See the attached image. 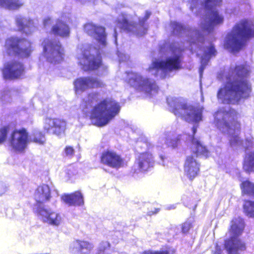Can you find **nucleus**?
Segmentation results:
<instances>
[{
  "label": "nucleus",
  "mask_w": 254,
  "mask_h": 254,
  "mask_svg": "<svg viewBox=\"0 0 254 254\" xmlns=\"http://www.w3.org/2000/svg\"><path fill=\"white\" fill-rule=\"evenodd\" d=\"M249 68L246 65H238L231 68L226 75V83L217 93V98L221 102L235 104L241 98L249 97L251 92V85L247 80Z\"/></svg>",
  "instance_id": "f257e3e1"
},
{
  "label": "nucleus",
  "mask_w": 254,
  "mask_h": 254,
  "mask_svg": "<svg viewBox=\"0 0 254 254\" xmlns=\"http://www.w3.org/2000/svg\"><path fill=\"white\" fill-rule=\"evenodd\" d=\"M183 50L179 47L178 43L171 45L165 52L162 48L161 52L164 53V57L161 59L152 60L147 70L152 74L161 78H166L171 72L181 68V57Z\"/></svg>",
  "instance_id": "f03ea898"
},
{
  "label": "nucleus",
  "mask_w": 254,
  "mask_h": 254,
  "mask_svg": "<svg viewBox=\"0 0 254 254\" xmlns=\"http://www.w3.org/2000/svg\"><path fill=\"white\" fill-rule=\"evenodd\" d=\"M214 123L222 132L229 135V142L232 148L241 145L242 141L238 136L240 124L237 122V112L225 107L220 108L214 115Z\"/></svg>",
  "instance_id": "7ed1b4c3"
},
{
  "label": "nucleus",
  "mask_w": 254,
  "mask_h": 254,
  "mask_svg": "<svg viewBox=\"0 0 254 254\" xmlns=\"http://www.w3.org/2000/svg\"><path fill=\"white\" fill-rule=\"evenodd\" d=\"M221 0H190V9L193 11L194 8L197 7L203 8L206 12L205 17L201 22L200 27L207 33L211 31L215 25L223 22V16L219 14L216 8L214 7L219 5Z\"/></svg>",
  "instance_id": "20e7f679"
},
{
  "label": "nucleus",
  "mask_w": 254,
  "mask_h": 254,
  "mask_svg": "<svg viewBox=\"0 0 254 254\" xmlns=\"http://www.w3.org/2000/svg\"><path fill=\"white\" fill-rule=\"evenodd\" d=\"M254 36V25L251 21H242L235 25L226 37L224 47L232 51H238L245 42Z\"/></svg>",
  "instance_id": "39448f33"
},
{
  "label": "nucleus",
  "mask_w": 254,
  "mask_h": 254,
  "mask_svg": "<svg viewBox=\"0 0 254 254\" xmlns=\"http://www.w3.org/2000/svg\"><path fill=\"white\" fill-rule=\"evenodd\" d=\"M120 111L119 104L115 100L107 98L94 106L91 112V118L98 127L108 124Z\"/></svg>",
  "instance_id": "423d86ee"
},
{
  "label": "nucleus",
  "mask_w": 254,
  "mask_h": 254,
  "mask_svg": "<svg viewBox=\"0 0 254 254\" xmlns=\"http://www.w3.org/2000/svg\"><path fill=\"white\" fill-rule=\"evenodd\" d=\"M167 101L176 116L181 117L188 122L197 123L201 120L202 108L188 105L183 99L175 97H168Z\"/></svg>",
  "instance_id": "0eeeda50"
},
{
  "label": "nucleus",
  "mask_w": 254,
  "mask_h": 254,
  "mask_svg": "<svg viewBox=\"0 0 254 254\" xmlns=\"http://www.w3.org/2000/svg\"><path fill=\"white\" fill-rule=\"evenodd\" d=\"M244 227V222L240 217L235 218L231 221V237L225 242V248L229 254H238L245 250V244L238 238L242 234Z\"/></svg>",
  "instance_id": "6e6552de"
},
{
  "label": "nucleus",
  "mask_w": 254,
  "mask_h": 254,
  "mask_svg": "<svg viewBox=\"0 0 254 254\" xmlns=\"http://www.w3.org/2000/svg\"><path fill=\"white\" fill-rule=\"evenodd\" d=\"M150 12H146L144 18L139 20V24L135 25L131 20L130 16L122 13L117 20V26L120 29L127 32H131L138 36L145 34L147 29L144 26V22L149 17Z\"/></svg>",
  "instance_id": "1a4fd4ad"
},
{
  "label": "nucleus",
  "mask_w": 254,
  "mask_h": 254,
  "mask_svg": "<svg viewBox=\"0 0 254 254\" xmlns=\"http://www.w3.org/2000/svg\"><path fill=\"white\" fill-rule=\"evenodd\" d=\"M127 81L130 86L137 88L146 93L152 94L157 92L158 87L155 81L139 73L130 72L127 73Z\"/></svg>",
  "instance_id": "9d476101"
},
{
  "label": "nucleus",
  "mask_w": 254,
  "mask_h": 254,
  "mask_svg": "<svg viewBox=\"0 0 254 254\" xmlns=\"http://www.w3.org/2000/svg\"><path fill=\"white\" fill-rule=\"evenodd\" d=\"M5 48L8 54L17 55L22 58L29 57L32 51L30 42L13 37L6 39Z\"/></svg>",
  "instance_id": "9b49d317"
},
{
  "label": "nucleus",
  "mask_w": 254,
  "mask_h": 254,
  "mask_svg": "<svg viewBox=\"0 0 254 254\" xmlns=\"http://www.w3.org/2000/svg\"><path fill=\"white\" fill-rule=\"evenodd\" d=\"M44 55L51 63H58L63 59V49L59 41L55 39H46L42 43Z\"/></svg>",
  "instance_id": "f8f14e48"
},
{
  "label": "nucleus",
  "mask_w": 254,
  "mask_h": 254,
  "mask_svg": "<svg viewBox=\"0 0 254 254\" xmlns=\"http://www.w3.org/2000/svg\"><path fill=\"white\" fill-rule=\"evenodd\" d=\"M171 27L174 30V32L176 34L187 33L188 36V40L190 44V50L194 51L198 53V51L195 49L196 47L200 49L201 45L203 41V36L199 31L194 29H186L181 24L177 22H172Z\"/></svg>",
  "instance_id": "ddd939ff"
},
{
  "label": "nucleus",
  "mask_w": 254,
  "mask_h": 254,
  "mask_svg": "<svg viewBox=\"0 0 254 254\" xmlns=\"http://www.w3.org/2000/svg\"><path fill=\"white\" fill-rule=\"evenodd\" d=\"M10 146L16 151L22 152L27 147L29 139L25 128L14 130L8 139Z\"/></svg>",
  "instance_id": "4468645a"
},
{
  "label": "nucleus",
  "mask_w": 254,
  "mask_h": 254,
  "mask_svg": "<svg viewBox=\"0 0 254 254\" xmlns=\"http://www.w3.org/2000/svg\"><path fill=\"white\" fill-rule=\"evenodd\" d=\"M41 220L53 226H59L63 221L61 215L47 208L44 204H38L37 211Z\"/></svg>",
  "instance_id": "2eb2a0df"
},
{
  "label": "nucleus",
  "mask_w": 254,
  "mask_h": 254,
  "mask_svg": "<svg viewBox=\"0 0 254 254\" xmlns=\"http://www.w3.org/2000/svg\"><path fill=\"white\" fill-rule=\"evenodd\" d=\"M81 53L78 54L77 58L79 64L81 68L85 71L94 70L98 68L101 65L100 57L97 56L95 57L93 55L91 54V52L88 51L80 50Z\"/></svg>",
  "instance_id": "dca6fc26"
},
{
  "label": "nucleus",
  "mask_w": 254,
  "mask_h": 254,
  "mask_svg": "<svg viewBox=\"0 0 254 254\" xmlns=\"http://www.w3.org/2000/svg\"><path fill=\"white\" fill-rule=\"evenodd\" d=\"M84 30L96 40L100 48H103L107 45V34L104 27L89 22L84 25Z\"/></svg>",
  "instance_id": "f3484780"
},
{
  "label": "nucleus",
  "mask_w": 254,
  "mask_h": 254,
  "mask_svg": "<svg viewBox=\"0 0 254 254\" xmlns=\"http://www.w3.org/2000/svg\"><path fill=\"white\" fill-rule=\"evenodd\" d=\"M74 88L76 92H83L88 89L102 87L104 84L97 78L84 77L76 79L74 82Z\"/></svg>",
  "instance_id": "a211bd4d"
},
{
  "label": "nucleus",
  "mask_w": 254,
  "mask_h": 254,
  "mask_svg": "<svg viewBox=\"0 0 254 254\" xmlns=\"http://www.w3.org/2000/svg\"><path fill=\"white\" fill-rule=\"evenodd\" d=\"M154 163V158L152 154L145 152L140 154L134 164V172L138 173L147 171L152 167Z\"/></svg>",
  "instance_id": "6ab92c4d"
},
{
  "label": "nucleus",
  "mask_w": 254,
  "mask_h": 254,
  "mask_svg": "<svg viewBox=\"0 0 254 254\" xmlns=\"http://www.w3.org/2000/svg\"><path fill=\"white\" fill-rule=\"evenodd\" d=\"M24 72V67L22 63L18 61L8 63L2 70L3 77L5 79L18 78Z\"/></svg>",
  "instance_id": "aec40b11"
},
{
  "label": "nucleus",
  "mask_w": 254,
  "mask_h": 254,
  "mask_svg": "<svg viewBox=\"0 0 254 254\" xmlns=\"http://www.w3.org/2000/svg\"><path fill=\"white\" fill-rule=\"evenodd\" d=\"M66 123L58 119L46 118L45 120L44 128L48 133L59 135L64 131Z\"/></svg>",
  "instance_id": "412c9836"
},
{
  "label": "nucleus",
  "mask_w": 254,
  "mask_h": 254,
  "mask_svg": "<svg viewBox=\"0 0 254 254\" xmlns=\"http://www.w3.org/2000/svg\"><path fill=\"white\" fill-rule=\"evenodd\" d=\"M101 163L113 168H119L123 166V160L121 156L113 151H107L102 153Z\"/></svg>",
  "instance_id": "4be33fe9"
},
{
  "label": "nucleus",
  "mask_w": 254,
  "mask_h": 254,
  "mask_svg": "<svg viewBox=\"0 0 254 254\" xmlns=\"http://www.w3.org/2000/svg\"><path fill=\"white\" fill-rule=\"evenodd\" d=\"M199 167L200 164L196 156H188L184 165L185 173L190 180H192L198 175Z\"/></svg>",
  "instance_id": "5701e85b"
},
{
  "label": "nucleus",
  "mask_w": 254,
  "mask_h": 254,
  "mask_svg": "<svg viewBox=\"0 0 254 254\" xmlns=\"http://www.w3.org/2000/svg\"><path fill=\"white\" fill-rule=\"evenodd\" d=\"M94 245L88 241L76 240L71 243L69 247L72 254H89Z\"/></svg>",
  "instance_id": "b1692460"
},
{
  "label": "nucleus",
  "mask_w": 254,
  "mask_h": 254,
  "mask_svg": "<svg viewBox=\"0 0 254 254\" xmlns=\"http://www.w3.org/2000/svg\"><path fill=\"white\" fill-rule=\"evenodd\" d=\"M34 197L37 202L35 205V209L37 211L38 204H44V202L50 200L51 198V190L49 187L47 185L39 186L35 191Z\"/></svg>",
  "instance_id": "393cba45"
},
{
  "label": "nucleus",
  "mask_w": 254,
  "mask_h": 254,
  "mask_svg": "<svg viewBox=\"0 0 254 254\" xmlns=\"http://www.w3.org/2000/svg\"><path fill=\"white\" fill-rule=\"evenodd\" d=\"M206 48L203 50V53L201 57V66L199 69L200 76L202 74L203 70L212 56H215L216 53L214 46L211 43H208L205 45Z\"/></svg>",
  "instance_id": "a878e982"
},
{
  "label": "nucleus",
  "mask_w": 254,
  "mask_h": 254,
  "mask_svg": "<svg viewBox=\"0 0 254 254\" xmlns=\"http://www.w3.org/2000/svg\"><path fill=\"white\" fill-rule=\"evenodd\" d=\"M62 200L68 205H80L83 204V196L79 191L62 195Z\"/></svg>",
  "instance_id": "bb28decb"
},
{
  "label": "nucleus",
  "mask_w": 254,
  "mask_h": 254,
  "mask_svg": "<svg viewBox=\"0 0 254 254\" xmlns=\"http://www.w3.org/2000/svg\"><path fill=\"white\" fill-rule=\"evenodd\" d=\"M52 31L55 35L61 37H67L70 33L68 26L62 20L56 21L52 28Z\"/></svg>",
  "instance_id": "cd10ccee"
},
{
  "label": "nucleus",
  "mask_w": 254,
  "mask_h": 254,
  "mask_svg": "<svg viewBox=\"0 0 254 254\" xmlns=\"http://www.w3.org/2000/svg\"><path fill=\"white\" fill-rule=\"evenodd\" d=\"M189 138L192 143V151L196 156H202L205 157L208 156L209 151L197 138L193 136H189Z\"/></svg>",
  "instance_id": "c85d7f7f"
},
{
  "label": "nucleus",
  "mask_w": 254,
  "mask_h": 254,
  "mask_svg": "<svg viewBox=\"0 0 254 254\" xmlns=\"http://www.w3.org/2000/svg\"><path fill=\"white\" fill-rule=\"evenodd\" d=\"M99 93L92 92L89 93L86 97L84 98L81 104V107L83 109H88L91 108L100 99Z\"/></svg>",
  "instance_id": "c756f323"
},
{
  "label": "nucleus",
  "mask_w": 254,
  "mask_h": 254,
  "mask_svg": "<svg viewBox=\"0 0 254 254\" xmlns=\"http://www.w3.org/2000/svg\"><path fill=\"white\" fill-rule=\"evenodd\" d=\"M16 23L20 30L26 34H29L33 29V22L32 20L24 18L21 16L16 17Z\"/></svg>",
  "instance_id": "7c9ffc66"
},
{
  "label": "nucleus",
  "mask_w": 254,
  "mask_h": 254,
  "mask_svg": "<svg viewBox=\"0 0 254 254\" xmlns=\"http://www.w3.org/2000/svg\"><path fill=\"white\" fill-rule=\"evenodd\" d=\"M161 143L163 142L168 147L175 148L180 144V139L178 138H172L170 134H165L160 138Z\"/></svg>",
  "instance_id": "2f4dec72"
},
{
  "label": "nucleus",
  "mask_w": 254,
  "mask_h": 254,
  "mask_svg": "<svg viewBox=\"0 0 254 254\" xmlns=\"http://www.w3.org/2000/svg\"><path fill=\"white\" fill-rule=\"evenodd\" d=\"M243 168L247 172L254 171V151L250 152L246 155Z\"/></svg>",
  "instance_id": "473e14b6"
},
{
  "label": "nucleus",
  "mask_w": 254,
  "mask_h": 254,
  "mask_svg": "<svg viewBox=\"0 0 254 254\" xmlns=\"http://www.w3.org/2000/svg\"><path fill=\"white\" fill-rule=\"evenodd\" d=\"M22 5L19 0H0V5L9 9H16Z\"/></svg>",
  "instance_id": "72a5a7b5"
},
{
  "label": "nucleus",
  "mask_w": 254,
  "mask_h": 254,
  "mask_svg": "<svg viewBox=\"0 0 254 254\" xmlns=\"http://www.w3.org/2000/svg\"><path fill=\"white\" fill-rule=\"evenodd\" d=\"M241 187L242 191L245 194L254 195V184L249 181H246L241 184Z\"/></svg>",
  "instance_id": "f704fd0d"
},
{
  "label": "nucleus",
  "mask_w": 254,
  "mask_h": 254,
  "mask_svg": "<svg viewBox=\"0 0 254 254\" xmlns=\"http://www.w3.org/2000/svg\"><path fill=\"white\" fill-rule=\"evenodd\" d=\"M245 213L250 217H254V201H246L244 204Z\"/></svg>",
  "instance_id": "c9c22d12"
},
{
  "label": "nucleus",
  "mask_w": 254,
  "mask_h": 254,
  "mask_svg": "<svg viewBox=\"0 0 254 254\" xmlns=\"http://www.w3.org/2000/svg\"><path fill=\"white\" fill-rule=\"evenodd\" d=\"M111 247L110 243L108 241H102L99 245L97 254H110L108 251Z\"/></svg>",
  "instance_id": "e433bc0d"
},
{
  "label": "nucleus",
  "mask_w": 254,
  "mask_h": 254,
  "mask_svg": "<svg viewBox=\"0 0 254 254\" xmlns=\"http://www.w3.org/2000/svg\"><path fill=\"white\" fill-rule=\"evenodd\" d=\"M31 140L39 144H43L46 139L44 135L41 132L36 130L33 133V137L31 138Z\"/></svg>",
  "instance_id": "4c0bfd02"
},
{
  "label": "nucleus",
  "mask_w": 254,
  "mask_h": 254,
  "mask_svg": "<svg viewBox=\"0 0 254 254\" xmlns=\"http://www.w3.org/2000/svg\"><path fill=\"white\" fill-rule=\"evenodd\" d=\"M11 91L9 90L3 91L1 93V99L5 102L10 101L11 99Z\"/></svg>",
  "instance_id": "58836bf2"
},
{
  "label": "nucleus",
  "mask_w": 254,
  "mask_h": 254,
  "mask_svg": "<svg viewBox=\"0 0 254 254\" xmlns=\"http://www.w3.org/2000/svg\"><path fill=\"white\" fill-rule=\"evenodd\" d=\"M7 127H4L0 129V144L5 141L7 136Z\"/></svg>",
  "instance_id": "ea45409f"
},
{
  "label": "nucleus",
  "mask_w": 254,
  "mask_h": 254,
  "mask_svg": "<svg viewBox=\"0 0 254 254\" xmlns=\"http://www.w3.org/2000/svg\"><path fill=\"white\" fill-rule=\"evenodd\" d=\"M191 227V222L190 221H186L182 225V232L183 233H187Z\"/></svg>",
  "instance_id": "a19ab883"
},
{
  "label": "nucleus",
  "mask_w": 254,
  "mask_h": 254,
  "mask_svg": "<svg viewBox=\"0 0 254 254\" xmlns=\"http://www.w3.org/2000/svg\"><path fill=\"white\" fill-rule=\"evenodd\" d=\"M140 254H171L169 250L160 251H145Z\"/></svg>",
  "instance_id": "79ce46f5"
},
{
  "label": "nucleus",
  "mask_w": 254,
  "mask_h": 254,
  "mask_svg": "<svg viewBox=\"0 0 254 254\" xmlns=\"http://www.w3.org/2000/svg\"><path fill=\"white\" fill-rule=\"evenodd\" d=\"M74 152V151L72 147L66 146L64 149V153L66 156H72Z\"/></svg>",
  "instance_id": "37998d69"
},
{
  "label": "nucleus",
  "mask_w": 254,
  "mask_h": 254,
  "mask_svg": "<svg viewBox=\"0 0 254 254\" xmlns=\"http://www.w3.org/2000/svg\"><path fill=\"white\" fill-rule=\"evenodd\" d=\"M118 57L119 58V60L121 61H126L129 59V57L127 55H126V54L120 53L118 55Z\"/></svg>",
  "instance_id": "c03bdc74"
},
{
  "label": "nucleus",
  "mask_w": 254,
  "mask_h": 254,
  "mask_svg": "<svg viewBox=\"0 0 254 254\" xmlns=\"http://www.w3.org/2000/svg\"><path fill=\"white\" fill-rule=\"evenodd\" d=\"M52 23V20L50 18H47L44 19L43 21V24L44 26L46 28L48 26H50Z\"/></svg>",
  "instance_id": "a18cd8bd"
},
{
  "label": "nucleus",
  "mask_w": 254,
  "mask_h": 254,
  "mask_svg": "<svg viewBox=\"0 0 254 254\" xmlns=\"http://www.w3.org/2000/svg\"><path fill=\"white\" fill-rule=\"evenodd\" d=\"M221 250L218 246H216L215 252L214 254H221Z\"/></svg>",
  "instance_id": "49530a36"
},
{
  "label": "nucleus",
  "mask_w": 254,
  "mask_h": 254,
  "mask_svg": "<svg viewBox=\"0 0 254 254\" xmlns=\"http://www.w3.org/2000/svg\"><path fill=\"white\" fill-rule=\"evenodd\" d=\"M176 208V206L175 205L173 204V205H171L167 207V209L168 210H170V209H175Z\"/></svg>",
  "instance_id": "de8ad7c7"
},
{
  "label": "nucleus",
  "mask_w": 254,
  "mask_h": 254,
  "mask_svg": "<svg viewBox=\"0 0 254 254\" xmlns=\"http://www.w3.org/2000/svg\"><path fill=\"white\" fill-rule=\"evenodd\" d=\"M159 209H155V211L154 212H149V215H151V214H156L157 213L158 211H159Z\"/></svg>",
  "instance_id": "09e8293b"
},
{
  "label": "nucleus",
  "mask_w": 254,
  "mask_h": 254,
  "mask_svg": "<svg viewBox=\"0 0 254 254\" xmlns=\"http://www.w3.org/2000/svg\"><path fill=\"white\" fill-rule=\"evenodd\" d=\"M192 132L193 134H194L196 131L197 129V126H194L192 127Z\"/></svg>",
  "instance_id": "8fccbe9b"
},
{
  "label": "nucleus",
  "mask_w": 254,
  "mask_h": 254,
  "mask_svg": "<svg viewBox=\"0 0 254 254\" xmlns=\"http://www.w3.org/2000/svg\"><path fill=\"white\" fill-rule=\"evenodd\" d=\"M114 37L115 38V42H117V32H116V29L115 30V31H114Z\"/></svg>",
  "instance_id": "3c124183"
},
{
  "label": "nucleus",
  "mask_w": 254,
  "mask_h": 254,
  "mask_svg": "<svg viewBox=\"0 0 254 254\" xmlns=\"http://www.w3.org/2000/svg\"><path fill=\"white\" fill-rule=\"evenodd\" d=\"M160 158L162 160H163L164 159V158L163 157V156H160Z\"/></svg>",
  "instance_id": "603ef678"
},
{
  "label": "nucleus",
  "mask_w": 254,
  "mask_h": 254,
  "mask_svg": "<svg viewBox=\"0 0 254 254\" xmlns=\"http://www.w3.org/2000/svg\"><path fill=\"white\" fill-rule=\"evenodd\" d=\"M201 100L203 101V96H202Z\"/></svg>",
  "instance_id": "864d4df0"
}]
</instances>
